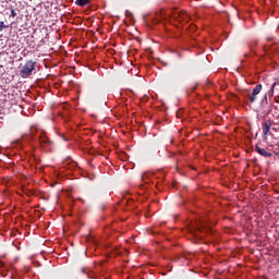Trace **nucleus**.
I'll return each instance as SVG.
<instances>
[{"mask_svg": "<svg viewBox=\"0 0 279 279\" xmlns=\"http://www.w3.org/2000/svg\"><path fill=\"white\" fill-rule=\"evenodd\" d=\"M255 150L259 156H263L264 158H271V153L267 151L265 148H260L258 145L255 146Z\"/></svg>", "mask_w": 279, "mask_h": 279, "instance_id": "423d86ee", "label": "nucleus"}, {"mask_svg": "<svg viewBox=\"0 0 279 279\" xmlns=\"http://www.w3.org/2000/svg\"><path fill=\"white\" fill-rule=\"evenodd\" d=\"M88 3H90V0H76L75 4L80 5V8H84L86 5H88Z\"/></svg>", "mask_w": 279, "mask_h": 279, "instance_id": "6e6552de", "label": "nucleus"}, {"mask_svg": "<svg viewBox=\"0 0 279 279\" xmlns=\"http://www.w3.org/2000/svg\"><path fill=\"white\" fill-rule=\"evenodd\" d=\"M39 144L41 145V147H49V145H51V141H49V138L47 137V135L45 133H41L39 135Z\"/></svg>", "mask_w": 279, "mask_h": 279, "instance_id": "39448f33", "label": "nucleus"}, {"mask_svg": "<svg viewBox=\"0 0 279 279\" xmlns=\"http://www.w3.org/2000/svg\"><path fill=\"white\" fill-rule=\"evenodd\" d=\"M276 88V83H274L270 87V90L268 92V94H265L264 97L262 98L260 102H259V108L263 112V114H269V112H271V106L269 105V101L267 100V95H269L270 97H274V89Z\"/></svg>", "mask_w": 279, "mask_h": 279, "instance_id": "f03ea898", "label": "nucleus"}, {"mask_svg": "<svg viewBox=\"0 0 279 279\" xmlns=\"http://www.w3.org/2000/svg\"><path fill=\"white\" fill-rule=\"evenodd\" d=\"M189 232H191V234H195V235H197V232H211L210 225H208V222L202 221V220L192 222L189 226Z\"/></svg>", "mask_w": 279, "mask_h": 279, "instance_id": "f257e3e1", "label": "nucleus"}, {"mask_svg": "<svg viewBox=\"0 0 279 279\" xmlns=\"http://www.w3.org/2000/svg\"><path fill=\"white\" fill-rule=\"evenodd\" d=\"M5 27H8V26H5V23L0 22V32H3V29H5Z\"/></svg>", "mask_w": 279, "mask_h": 279, "instance_id": "9d476101", "label": "nucleus"}, {"mask_svg": "<svg viewBox=\"0 0 279 279\" xmlns=\"http://www.w3.org/2000/svg\"><path fill=\"white\" fill-rule=\"evenodd\" d=\"M35 69H36V62L32 60L27 61L21 70L22 77H29V75H32Z\"/></svg>", "mask_w": 279, "mask_h": 279, "instance_id": "7ed1b4c3", "label": "nucleus"}, {"mask_svg": "<svg viewBox=\"0 0 279 279\" xmlns=\"http://www.w3.org/2000/svg\"><path fill=\"white\" fill-rule=\"evenodd\" d=\"M34 132H36V129H31V135L24 136L23 138H28L29 141H34Z\"/></svg>", "mask_w": 279, "mask_h": 279, "instance_id": "1a4fd4ad", "label": "nucleus"}, {"mask_svg": "<svg viewBox=\"0 0 279 279\" xmlns=\"http://www.w3.org/2000/svg\"><path fill=\"white\" fill-rule=\"evenodd\" d=\"M260 90H263V85L257 84L253 88V92L251 94H247V98H248L250 104H254V101H256L258 95H260Z\"/></svg>", "mask_w": 279, "mask_h": 279, "instance_id": "20e7f679", "label": "nucleus"}, {"mask_svg": "<svg viewBox=\"0 0 279 279\" xmlns=\"http://www.w3.org/2000/svg\"><path fill=\"white\" fill-rule=\"evenodd\" d=\"M11 16L14 19L16 16V11L14 9L11 10Z\"/></svg>", "mask_w": 279, "mask_h": 279, "instance_id": "9b49d317", "label": "nucleus"}, {"mask_svg": "<svg viewBox=\"0 0 279 279\" xmlns=\"http://www.w3.org/2000/svg\"><path fill=\"white\" fill-rule=\"evenodd\" d=\"M271 130V122H265L263 124V138L264 141H267V134H269V131Z\"/></svg>", "mask_w": 279, "mask_h": 279, "instance_id": "0eeeda50", "label": "nucleus"}]
</instances>
